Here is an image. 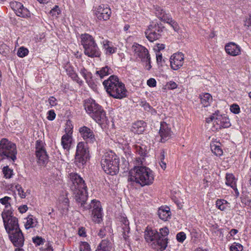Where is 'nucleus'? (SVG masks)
I'll list each match as a JSON object with an SVG mask.
<instances>
[{
  "label": "nucleus",
  "instance_id": "nucleus-1",
  "mask_svg": "<svg viewBox=\"0 0 251 251\" xmlns=\"http://www.w3.org/2000/svg\"><path fill=\"white\" fill-rule=\"evenodd\" d=\"M70 178L72 182L71 189L73 192L75 201L84 209L87 210L93 208L92 219L95 223H100L102 220L101 206L100 201L93 200L90 204L86 201L87 199L86 195V186L83 178L76 173L70 174Z\"/></svg>",
  "mask_w": 251,
  "mask_h": 251
},
{
  "label": "nucleus",
  "instance_id": "nucleus-2",
  "mask_svg": "<svg viewBox=\"0 0 251 251\" xmlns=\"http://www.w3.org/2000/svg\"><path fill=\"white\" fill-rule=\"evenodd\" d=\"M128 180L135 181L144 186L153 183L154 175L152 171L148 167L136 166L129 172Z\"/></svg>",
  "mask_w": 251,
  "mask_h": 251
},
{
  "label": "nucleus",
  "instance_id": "nucleus-3",
  "mask_svg": "<svg viewBox=\"0 0 251 251\" xmlns=\"http://www.w3.org/2000/svg\"><path fill=\"white\" fill-rule=\"evenodd\" d=\"M106 92L111 97L121 99L126 96V90L125 85L120 82L117 76L111 75L107 80L103 82Z\"/></svg>",
  "mask_w": 251,
  "mask_h": 251
},
{
  "label": "nucleus",
  "instance_id": "nucleus-4",
  "mask_svg": "<svg viewBox=\"0 0 251 251\" xmlns=\"http://www.w3.org/2000/svg\"><path fill=\"white\" fill-rule=\"evenodd\" d=\"M100 162L103 171L106 174L113 176L118 173L119 159L113 152L105 153Z\"/></svg>",
  "mask_w": 251,
  "mask_h": 251
},
{
  "label": "nucleus",
  "instance_id": "nucleus-5",
  "mask_svg": "<svg viewBox=\"0 0 251 251\" xmlns=\"http://www.w3.org/2000/svg\"><path fill=\"white\" fill-rule=\"evenodd\" d=\"M84 106L86 112L97 123L100 124L101 122L105 121L106 118L105 112L95 100L92 99L88 100L85 102Z\"/></svg>",
  "mask_w": 251,
  "mask_h": 251
},
{
  "label": "nucleus",
  "instance_id": "nucleus-6",
  "mask_svg": "<svg viewBox=\"0 0 251 251\" xmlns=\"http://www.w3.org/2000/svg\"><path fill=\"white\" fill-rule=\"evenodd\" d=\"M81 44L84 49V53L90 57H100L99 49L93 37L88 34L81 35Z\"/></svg>",
  "mask_w": 251,
  "mask_h": 251
},
{
  "label": "nucleus",
  "instance_id": "nucleus-7",
  "mask_svg": "<svg viewBox=\"0 0 251 251\" xmlns=\"http://www.w3.org/2000/svg\"><path fill=\"white\" fill-rule=\"evenodd\" d=\"M17 151L15 144L6 138L0 141V156L2 159L7 158L13 162L17 159Z\"/></svg>",
  "mask_w": 251,
  "mask_h": 251
},
{
  "label": "nucleus",
  "instance_id": "nucleus-8",
  "mask_svg": "<svg viewBox=\"0 0 251 251\" xmlns=\"http://www.w3.org/2000/svg\"><path fill=\"white\" fill-rule=\"evenodd\" d=\"M89 157V151L87 143L79 142L77 144L75 162L78 167L86 163Z\"/></svg>",
  "mask_w": 251,
  "mask_h": 251
},
{
  "label": "nucleus",
  "instance_id": "nucleus-9",
  "mask_svg": "<svg viewBox=\"0 0 251 251\" xmlns=\"http://www.w3.org/2000/svg\"><path fill=\"white\" fill-rule=\"evenodd\" d=\"M11 212L7 210L1 214L4 227L8 233L20 229L17 218L11 216Z\"/></svg>",
  "mask_w": 251,
  "mask_h": 251
},
{
  "label": "nucleus",
  "instance_id": "nucleus-10",
  "mask_svg": "<svg viewBox=\"0 0 251 251\" xmlns=\"http://www.w3.org/2000/svg\"><path fill=\"white\" fill-rule=\"evenodd\" d=\"M206 122L207 123L213 122L216 129L227 128L231 126L229 120L227 117L221 115H216L215 114H213L210 117L206 118Z\"/></svg>",
  "mask_w": 251,
  "mask_h": 251
},
{
  "label": "nucleus",
  "instance_id": "nucleus-11",
  "mask_svg": "<svg viewBox=\"0 0 251 251\" xmlns=\"http://www.w3.org/2000/svg\"><path fill=\"white\" fill-rule=\"evenodd\" d=\"M35 154L37 163L40 166H45L48 162L49 157L44 143L39 140L36 142Z\"/></svg>",
  "mask_w": 251,
  "mask_h": 251
},
{
  "label": "nucleus",
  "instance_id": "nucleus-12",
  "mask_svg": "<svg viewBox=\"0 0 251 251\" xmlns=\"http://www.w3.org/2000/svg\"><path fill=\"white\" fill-rule=\"evenodd\" d=\"M161 31V28L159 25L152 22L149 25L148 29L145 31V34L147 38L150 41L153 42L160 37Z\"/></svg>",
  "mask_w": 251,
  "mask_h": 251
},
{
  "label": "nucleus",
  "instance_id": "nucleus-13",
  "mask_svg": "<svg viewBox=\"0 0 251 251\" xmlns=\"http://www.w3.org/2000/svg\"><path fill=\"white\" fill-rule=\"evenodd\" d=\"M111 249V243L108 239L101 241L96 251H110ZM79 251H91L89 244L85 242H82L79 246Z\"/></svg>",
  "mask_w": 251,
  "mask_h": 251
},
{
  "label": "nucleus",
  "instance_id": "nucleus-14",
  "mask_svg": "<svg viewBox=\"0 0 251 251\" xmlns=\"http://www.w3.org/2000/svg\"><path fill=\"white\" fill-rule=\"evenodd\" d=\"M95 15L99 20L106 21L111 16V9L107 6L100 5L94 10Z\"/></svg>",
  "mask_w": 251,
  "mask_h": 251
},
{
  "label": "nucleus",
  "instance_id": "nucleus-15",
  "mask_svg": "<svg viewBox=\"0 0 251 251\" xmlns=\"http://www.w3.org/2000/svg\"><path fill=\"white\" fill-rule=\"evenodd\" d=\"M184 55L182 52H178L172 55L170 58V66L174 70L180 68L184 63Z\"/></svg>",
  "mask_w": 251,
  "mask_h": 251
},
{
  "label": "nucleus",
  "instance_id": "nucleus-16",
  "mask_svg": "<svg viewBox=\"0 0 251 251\" xmlns=\"http://www.w3.org/2000/svg\"><path fill=\"white\" fill-rule=\"evenodd\" d=\"M168 233L169 229L167 227H164L160 229L158 239L157 241V247H154V249L162 251L166 249L167 245V238L166 236Z\"/></svg>",
  "mask_w": 251,
  "mask_h": 251
},
{
  "label": "nucleus",
  "instance_id": "nucleus-17",
  "mask_svg": "<svg viewBox=\"0 0 251 251\" xmlns=\"http://www.w3.org/2000/svg\"><path fill=\"white\" fill-rule=\"evenodd\" d=\"M11 241L14 246L21 247L24 243V237L21 229H18L8 233Z\"/></svg>",
  "mask_w": 251,
  "mask_h": 251
},
{
  "label": "nucleus",
  "instance_id": "nucleus-18",
  "mask_svg": "<svg viewBox=\"0 0 251 251\" xmlns=\"http://www.w3.org/2000/svg\"><path fill=\"white\" fill-rule=\"evenodd\" d=\"M132 49L137 56L141 59L142 61H149L150 59L149 51L144 47L139 45H133Z\"/></svg>",
  "mask_w": 251,
  "mask_h": 251
},
{
  "label": "nucleus",
  "instance_id": "nucleus-19",
  "mask_svg": "<svg viewBox=\"0 0 251 251\" xmlns=\"http://www.w3.org/2000/svg\"><path fill=\"white\" fill-rule=\"evenodd\" d=\"M12 8L15 11L17 16L21 17H28L30 14L28 9L25 8L20 2L15 1L10 3Z\"/></svg>",
  "mask_w": 251,
  "mask_h": 251
},
{
  "label": "nucleus",
  "instance_id": "nucleus-20",
  "mask_svg": "<svg viewBox=\"0 0 251 251\" xmlns=\"http://www.w3.org/2000/svg\"><path fill=\"white\" fill-rule=\"evenodd\" d=\"M159 237V233L156 230L147 227L145 232V238L148 242H152V247H157V241Z\"/></svg>",
  "mask_w": 251,
  "mask_h": 251
},
{
  "label": "nucleus",
  "instance_id": "nucleus-21",
  "mask_svg": "<svg viewBox=\"0 0 251 251\" xmlns=\"http://www.w3.org/2000/svg\"><path fill=\"white\" fill-rule=\"evenodd\" d=\"M81 135L87 142L94 143L96 141L93 132L88 127L83 126L79 128Z\"/></svg>",
  "mask_w": 251,
  "mask_h": 251
},
{
  "label": "nucleus",
  "instance_id": "nucleus-22",
  "mask_svg": "<svg viewBox=\"0 0 251 251\" xmlns=\"http://www.w3.org/2000/svg\"><path fill=\"white\" fill-rule=\"evenodd\" d=\"M159 133L161 138V142H164L170 138L172 131L169 125L166 123H163L160 125Z\"/></svg>",
  "mask_w": 251,
  "mask_h": 251
},
{
  "label": "nucleus",
  "instance_id": "nucleus-23",
  "mask_svg": "<svg viewBox=\"0 0 251 251\" xmlns=\"http://www.w3.org/2000/svg\"><path fill=\"white\" fill-rule=\"evenodd\" d=\"M226 52L232 56H237L241 53V48L233 42H230L225 46Z\"/></svg>",
  "mask_w": 251,
  "mask_h": 251
},
{
  "label": "nucleus",
  "instance_id": "nucleus-24",
  "mask_svg": "<svg viewBox=\"0 0 251 251\" xmlns=\"http://www.w3.org/2000/svg\"><path fill=\"white\" fill-rule=\"evenodd\" d=\"M158 215L160 219L166 221L171 218V212L168 206H161L158 210Z\"/></svg>",
  "mask_w": 251,
  "mask_h": 251
},
{
  "label": "nucleus",
  "instance_id": "nucleus-25",
  "mask_svg": "<svg viewBox=\"0 0 251 251\" xmlns=\"http://www.w3.org/2000/svg\"><path fill=\"white\" fill-rule=\"evenodd\" d=\"M226 184L227 185L230 186L235 191V195L237 197L239 196V193L236 187L234 176L232 174H226Z\"/></svg>",
  "mask_w": 251,
  "mask_h": 251
},
{
  "label": "nucleus",
  "instance_id": "nucleus-26",
  "mask_svg": "<svg viewBox=\"0 0 251 251\" xmlns=\"http://www.w3.org/2000/svg\"><path fill=\"white\" fill-rule=\"evenodd\" d=\"M146 123L143 121H137L132 126V131L138 134L142 133L145 130Z\"/></svg>",
  "mask_w": 251,
  "mask_h": 251
},
{
  "label": "nucleus",
  "instance_id": "nucleus-27",
  "mask_svg": "<svg viewBox=\"0 0 251 251\" xmlns=\"http://www.w3.org/2000/svg\"><path fill=\"white\" fill-rule=\"evenodd\" d=\"M201 103L204 107H207L210 105L212 101V97L209 93H205L200 95Z\"/></svg>",
  "mask_w": 251,
  "mask_h": 251
},
{
  "label": "nucleus",
  "instance_id": "nucleus-28",
  "mask_svg": "<svg viewBox=\"0 0 251 251\" xmlns=\"http://www.w3.org/2000/svg\"><path fill=\"white\" fill-rule=\"evenodd\" d=\"M72 139V137L69 133H66L62 136L61 138V145L64 149H70Z\"/></svg>",
  "mask_w": 251,
  "mask_h": 251
},
{
  "label": "nucleus",
  "instance_id": "nucleus-29",
  "mask_svg": "<svg viewBox=\"0 0 251 251\" xmlns=\"http://www.w3.org/2000/svg\"><path fill=\"white\" fill-rule=\"evenodd\" d=\"M121 222L123 224L122 228L123 229V237L126 240L128 236L126 234V233H128L130 230L129 222L126 218L123 217L121 218Z\"/></svg>",
  "mask_w": 251,
  "mask_h": 251
},
{
  "label": "nucleus",
  "instance_id": "nucleus-30",
  "mask_svg": "<svg viewBox=\"0 0 251 251\" xmlns=\"http://www.w3.org/2000/svg\"><path fill=\"white\" fill-rule=\"evenodd\" d=\"M155 13L157 17L164 22L170 16V15H168L165 13V11L160 7H156Z\"/></svg>",
  "mask_w": 251,
  "mask_h": 251
},
{
  "label": "nucleus",
  "instance_id": "nucleus-31",
  "mask_svg": "<svg viewBox=\"0 0 251 251\" xmlns=\"http://www.w3.org/2000/svg\"><path fill=\"white\" fill-rule=\"evenodd\" d=\"M229 203L225 200H218L216 202V207L221 211L225 210L229 207Z\"/></svg>",
  "mask_w": 251,
  "mask_h": 251
},
{
  "label": "nucleus",
  "instance_id": "nucleus-32",
  "mask_svg": "<svg viewBox=\"0 0 251 251\" xmlns=\"http://www.w3.org/2000/svg\"><path fill=\"white\" fill-rule=\"evenodd\" d=\"M136 152L141 156H144L147 153V148L143 144H137L135 145Z\"/></svg>",
  "mask_w": 251,
  "mask_h": 251
},
{
  "label": "nucleus",
  "instance_id": "nucleus-33",
  "mask_svg": "<svg viewBox=\"0 0 251 251\" xmlns=\"http://www.w3.org/2000/svg\"><path fill=\"white\" fill-rule=\"evenodd\" d=\"M37 223V220L35 218H33L32 216H29L27 218L25 227L26 229L33 227L36 226Z\"/></svg>",
  "mask_w": 251,
  "mask_h": 251
},
{
  "label": "nucleus",
  "instance_id": "nucleus-34",
  "mask_svg": "<svg viewBox=\"0 0 251 251\" xmlns=\"http://www.w3.org/2000/svg\"><path fill=\"white\" fill-rule=\"evenodd\" d=\"M111 70L107 66L102 68L100 71L96 72V74L99 75L101 78L104 76L110 74Z\"/></svg>",
  "mask_w": 251,
  "mask_h": 251
},
{
  "label": "nucleus",
  "instance_id": "nucleus-35",
  "mask_svg": "<svg viewBox=\"0 0 251 251\" xmlns=\"http://www.w3.org/2000/svg\"><path fill=\"white\" fill-rule=\"evenodd\" d=\"M212 152L216 156H221L223 154V151L219 146L215 144H211Z\"/></svg>",
  "mask_w": 251,
  "mask_h": 251
},
{
  "label": "nucleus",
  "instance_id": "nucleus-36",
  "mask_svg": "<svg viewBox=\"0 0 251 251\" xmlns=\"http://www.w3.org/2000/svg\"><path fill=\"white\" fill-rule=\"evenodd\" d=\"M59 201L60 202V204L62 205V208L67 211L69 206V199L65 196H62L59 198Z\"/></svg>",
  "mask_w": 251,
  "mask_h": 251
},
{
  "label": "nucleus",
  "instance_id": "nucleus-37",
  "mask_svg": "<svg viewBox=\"0 0 251 251\" xmlns=\"http://www.w3.org/2000/svg\"><path fill=\"white\" fill-rule=\"evenodd\" d=\"M165 22L171 25L175 31L177 32L179 30V26L178 24L173 20L170 16Z\"/></svg>",
  "mask_w": 251,
  "mask_h": 251
},
{
  "label": "nucleus",
  "instance_id": "nucleus-38",
  "mask_svg": "<svg viewBox=\"0 0 251 251\" xmlns=\"http://www.w3.org/2000/svg\"><path fill=\"white\" fill-rule=\"evenodd\" d=\"M4 177L6 178H10L13 175V170L10 169L8 166L4 167L2 170Z\"/></svg>",
  "mask_w": 251,
  "mask_h": 251
},
{
  "label": "nucleus",
  "instance_id": "nucleus-39",
  "mask_svg": "<svg viewBox=\"0 0 251 251\" xmlns=\"http://www.w3.org/2000/svg\"><path fill=\"white\" fill-rule=\"evenodd\" d=\"M28 53V50L23 47H20L18 51L17 55L20 57H24L27 55Z\"/></svg>",
  "mask_w": 251,
  "mask_h": 251
},
{
  "label": "nucleus",
  "instance_id": "nucleus-40",
  "mask_svg": "<svg viewBox=\"0 0 251 251\" xmlns=\"http://www.w3.org/2000/svg\"><path fill=\"white\" fill-rule=\"evenodd\" d=\"M230 251H242L243 246L239 244L234 243L230 247Z\"/></svg>",
  "mask_w": 251,
  "mask_h": 251
},
{
  "label": "nucleus",
  "instance_id": "nucleus-41",
  "mask_svg": "<svg viewBox=\"0 0 251 251\" xmlns=\"http://www.w3.org/2000/svg\"><path fill=\"white\" fill-rule=\"evenodd\" d=\"M11 198L9 197H4L3 198L0 199V202L3 205H5V208H8L10 206V203L8 202L9 200H10Z\"/></svg>",
  "mask_w": 251,
  "mask_h": 251
},
{
  "label": "nucleus",
  "instance_id": "nucleus-42",
  "mask_svg": "<svg viewBox=\"0 0 251 251\" xmlns=\"http://www.w3.org/2000/svg\"><path fill=\"white\" fill-rule=\"evenodd\" d=\"M103 46L106 53L112 54L115 52V49L113 47H110L108 43L104 44Z\"/></svg>",
  "mask_w": 251,
  "mask_h": 251
},
{
  "label": "nucleus",
  "instance_id": "nucleus-43",
  "mask_svg": "<svg viewBox=\"0 0 251 251\" xmlns=\"http://www.w3.org/2000/svg\"><path fill=\"white\" fill-rule=\"evenodd\" d=\"M186 239V235L183 232H180L176 235V239L179 242H183Z\"/></svg>",
  "mask_w": 251,
  "mask_h": 251
},
{
  "label": "nucleus",
  "instance_id": "nucleus-44",
  "mask_svg": "<svg viewBox=\"0 0 251 251\" xmlns=\"http://www.w3.org/2000/svg\"><path fill=\"white\" fill-rule=\"evenodd\" d=\"M230 110L231 112L234 114H238L240 111L239 106L236 104L231 105L230 107Z\"/></svg>",
  "mask_w": 251,
  "mask_h": 251
},
{
  "label": "nucleus",
  "instance_id": "nucleus-45",
  "mask_svg": "<svg viewBox=\"0 0 251 251\" xmlns=\"http://www.w3.org/2000/svg\"><path fill=\"white\" fill-rule=\"evenodd\" d=\"M80 74L87 81L91 77V74L88 73L84 69L80 70Z\"/></svg>",
  "mask_w": 251,
  "mask_h": 251
},
{
  "label": "nucleus",
  "instance_id": "nucleus-46",
  "mask_svg": "<svg viewBox=\"0 0 251 251\" xmlns=\"http://www.w3.org/2000/svg\"><path fill=\"white\" fill-rule=\"evenodd\" d=\"M60 10L59 9V7L57 5H55V6L50 11V14H51L52 16H57V15L60 14Z\"/></svg>",
  "mask_w": 251,
  "mask_h": 251
},
{
  "label": "nucleus",
  "instance_id": "nucleus-47",
  "mask_svg": "<svg viewBox=\"0 0 251 251\" xmlns=\"http://www.w3.org/2000/svg\"><path fill=\"white\" fill-rule=\"evenodd\" d=\"M177 86V85L176 84V82H175L174 81H172L168 82L166 85V87H167V88L168 89H170V90H173V89H176V88Z\"/></svg>",
  "mask_w": 251,
  "mask_h": 251
},
{
  "label": "nucleus",
  "instance_id": "nucleus-48",
  "mask_svg": "<svg viewBox=\"0 0 251 251\" xmlns=\"http://www.w3.org/2000/svg\"><path fill=\"white\" fill-rule=\"evenodd\" d=\"M44 239H43L41 237L39 236H36V237L33 238V242L38 245L43 244L44 243Z\"/></svg>",
  "mask_w": 251,
  "mask_h": 251
},
{
  "label": "nucleus",
  "instance_id": "nucleus-49",
  "mask_svg": "<svg viewBox=\"0 0 251 251\" xmlns=\"http://www.w3.org/2000/svg\"><path fill=\"white\" fill-rule=\"evenodd\" d=\"M147 85L151 87H155L156 85V81L154 78H151L147 80Z\"/></svg>",
  "mask_w": 251,
  "mask_h": 251
},
{
  "label": "nucleus",
  "instance_id": "nucleus-50",
  "mask_svg": "<svg viewBox=\"0 0 251 251\" xmlns=\"http://www.w3.org/2000/svg\"><path fill=\"white\" fill-rule=\"evenodd\" d=\"M244 25L248 27H251V15L246 17L244 20Z\"/></svg>",
  "mask_w": 251,
  "mask_h": 251
},
{
  "label": "nucleus",
  "instance_id": "nucleus-51",
  "mask_svg": "<svg viewBox=\"0 0 251 251\" xmlns=\"http://www.w3.org/2000/svg\"><path fill=\"white\" fill-rule=\"evenodd\" d=\"M78 234L81 237H86V233L85 228L83 227H79L78 230Z\"/></svg>",
  "mask_w": 251,
  "mask_h": 251
},
{
  "label": "nucleus",
  "instance_id": "nucleus-52",
  "mask_svg": "<svg viewBox=\"0 0 251 251\" xmlns=\"http://www.w3.org/2000/svg\"><path fill=\"white\" fill-rule=\"evenodd\" d=\"M55 113H54L53 110H50L48 112V119L49 120H53L55 118Z\"/></svg>",
  "mask_w": 251,
  "mask_h": 251
},
{
  "label": "nucleus",
  "instance_id": "nucleus-53",
  "mask_svg": "<svg viewBox=\"0 0 251 251\" xmlns=\"http://www.w3.org/2000/svg\"><path fill=\"white\" fill-rule=\"evenodd\" d=\"M17 191L19 195L21 198H25V193L21 186H19V188H17Z\"/></svg>",
  "mask_w": 251,
  "mask_h": 251
},
{
  "label": "nucleus",
  "instance_id": "nucleus-54",
  "mask_svg": "<svg viewBox=\"0 0 251 251\" xmlns=\"http://www.w3.org/2000/svg\"><path fill=\"white\" fill-rule=\"evenodd\" d=\"M49 102L51 107L57 104L56 99L53 97H50L49 99Z\"/></svg>",
  "mask_w": 251,
  "mask_h": 251
},
{
  "label": "nucleus",
  "instance_id": "nucleus-55",
  "mask_svg": "<svg viewBox=\"0 0 251 251\" xmlns=\"http://www.w3.org/2000/svg\"><path fill=\"white\" fill-rule=\"evenodd\" d=\"M71 77L78 83L81 84L82 81L79 80V77L75 73H72L71 75Z\"/></svg>",
  "mask_w": 251,
  "mask_h": 251
},
{
  "label": "nucleus",
  "instance_id": "nucleus-56",
  "mask_svg": "<svg viewBox=\"0 0 251 251\" xmlns=\"http://www.w3.org/2000/svg\"><path fill=\"white\" fill-rule=\"evenodd\" d=\"M42 251H53L52 247L50 243H48L46 245L44 248H42Z\"/></svg>",
  "mask_w": 251,
  "mask_h": 251
},
{
  "label": "nucleus",
  "instance_id": "nucleus-57",
  "mask_svg": "<svg viewBox=\"0 0 251 251\" xmlns=\"http://www.w3.org/2000/svg\"><path fill=\"white\" fill-rule=\"evenodd\" d=\"M27 206L26 205L21 206L19 208V211L21 213H24L25 212L27 211Z\"/></svg>",
  "mask_w": 251,
  "mask_h": 251
},
{
  "label": "nucleus",
  "instance_id": "nucleus-58",
  "mask_svg": "<svg viewBox=\"0 0 251 251\" xmlns=\"http://www.w3.org/2000/svg\"><path fill=\"white\" fill-rule=\"evenodd\" d=\"M156 58L157 62L158 64L161 63L162 62V56L161 53H160L159 52H158V53H156Z\"/></svg>",
  "mask_w": 251,
  "mask_h": 251
},
{
  "label": "nucleus",
  "instance_id": "nucleus-59",
  "mask_svg": "<svg viewBox=\"0 0 251 251\" xmlns=\"http://www.w3.org/2000/svg\"><path fill=\"white\" fill-rule=\"evenodd\" d=\"M151 58L149 59V61H144L143 62H145L146 63V65L145 66V68L147 70H150L151 68Z\"/></svg>",
  "mask_w": 251,
  "mask_h": 251
},
{
  "label": "nucleus",
  "instance_id": "nucleus-60",
  "mask_svg": "<svg viewBox=\"0 0 251 251\" xmlns=\"http://www.w3.org/2000/svg\"><path fill=\"white\" fill-rule=\"evenodd\" d=\"M156 49H155L156 50H158V52L160 51V50H163L165 48V45L164 44H158L156 45Z\"/></svg>",
  "mask_w": 251,
  "mask_h": 251
},
{
  "label": "nucleus",
  "instance_id": "nucleus-61",
  "mask_svg": "<svg viewBox=\"0 0 251 251\" xmlns=\"http://www.w3.org/2000/svg\"><path fill=\"white\" fill-rule=\"evenodd\" d=\"M104 231L105 229L104 228L100 229L98 235L100 237L102 238L103 236L105 235Z\"/></svg>",
  "mask_w": 251,
  "mask_h": 251
},
{
  "label": "nucleus",
  "instance_id": "nucleus-62",
  "mask_svg": "<svg viewBox=\"0 0 251 251\" xmlns=\"http://www.w3.org/2000/svg\"><path fill=\"white\" fill-rule=\"evenodd\" d=\"M160 165L164 170L166 168V163L164 160L160 161Z\"/></svg>",
  "mask_w": 251,
  "mask_h": 251
},
{
  "label": "nucleus",
  "instance_id": "nucleus-63",
  "mask_svg": "<svg viewBox=\"0 0 251 251\" xmlns=\"http://www.w3.org/2000/svg\"><path fill=\"white\" fill-rule=\"evenodd\" d=\"M165 159V151L164 150H162L160 153V160L161 161L164 160Z\"/></svg>",
  "mask_w": 251,
  "mask_h": 251
},
{
  "label": "nucleus",
  "instance_id": "nucleus-64",
  "mask_svg": "<svg viewBox=\"0 0 251 251\" xmlns=\"http://www.w3.org/2000/svg\"><path fill=\"white\" fill-rule=\"evenodd\" d=\"M237 232L238 230L236 229H232L230 232V234L232 236L235 235Z\"/></svg>",
  "mask_w": 251,
  "mask_h": 251
}]
</instances>
